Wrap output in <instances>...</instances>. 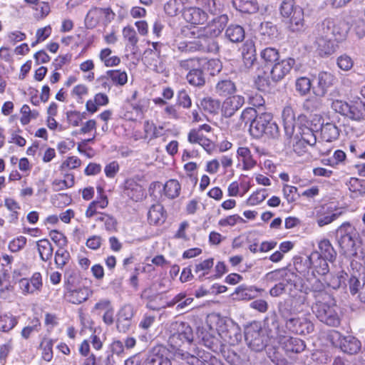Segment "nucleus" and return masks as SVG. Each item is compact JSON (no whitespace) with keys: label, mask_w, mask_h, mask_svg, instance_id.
Masks as SVG:
<instances>
[{"label":"nucleus","mask_w":365,"mask_h":365,"mask_svg":"<svg viewBox=\"0 0 365 365\" xmlns=\"http://www.w3.org/2000/svg\"><path fill=\"white\" fill-rule=\"evenodd\" d=\"M346 24L339 20L327 18L318 24L315 31V46L321 56H327L335 51L336 43L343 41L347 36Z\"/></svg>","instance_id":"nucleus-1"},{"label":"nucleus","mask_w":365,"mask_h":365,"mask_svg":"<svg viewBox=\"0 0 365 365\" xmlns=\"http://www.w3.org/2000/svg\"><path fill=\"white\" fill-rule=\"evenodd\" d=\"M169 331L170 334L168 343L173 349L175 358L185 361L190 365H205V360L200 356V353L195 356L181 349L185 344H190L193 341L192 329L188 323L173 322L170 325Z\"/></svg>","instance_id":"nucleus-2"},{"label":"nucleus","mask_w":365,"mask_h":365,"mask_svg":"<svg viewBox=\"0 0 365 365\" xmlns=\"http://www.w3.org/2000/svg\"><path fill=\"white\" fill-rule=\"evenodd\" d=\"M241 118L244 120H251L250 132L255 138H259L266 135L268 138H276L279 136L278 125L272 121V115L269 113H257L255 108H247L242 111Z\"/></svg>","instance_id":"nucleus-3"},{"label":"nucleus","mask_w":365,"mask_h":365,"mask_svg":"<svg viewBox=\"0 0 365 365\" xmlns=\"http://www.w3.org/2000/svg\"><path fill=\"white\" fill-rule=\"evenodd\" d=\"M312 309L316 317L327 326L337 327L340 324V309L331 298L325 300L317 299Z\"/></svg>","instance_id":"nucleus-4"},{"label":"nucleus","mask_w":365,"mask_h":365,"mask_svg":"<svg viewBox=\"0 0 365 365\" xmlns=\"http://www.w3.org/2000/svg\"><path fill=\"white\" fill-rule=\"evenodd\" d=\"M339 245L345 255L356 256L357 244L359 242V234L349 222H344L336 230Z\"/></svg>","instance_id":"nucleus-5"},{"label":"nucleus","mask_w":365,"mask_h":365,"mask_svg":"<svg viewBox=\"0 0 365 365\" xmlns=\"http://www.w3.org/2000/svg\"><path fill=\"white\" fill-rule=\"evenodd\" d=\"M197 37L189 42L188 50L190 52L215 53L219 51L217 42L210 36L204 35L202 28H198L196 31H192Z\"/></svg>","instance_id":"nucleus-6"},{"label":"nucleus","mask_w":365,"mask_h":365,"mask_svg":"<svg viewBox=\"0 0 365 365\" xmlns=\"http://www.w3.org/2000/svg\"><path fill=\"white\" fill-rule=\"evenodd\" d=\"M282 317L285 322L286 329L296 334L306 335L312 333L314 329L313 322L306 317H288L287 313L280 311Z\"/></svg>","instance_id":"nucleus-7"},{"label":"nucleus","mask_w":365,"mask_h":365,"mask_svg":"<svg viewBox=\"0 0 365 365\" xmlns=\"http://www.w3.org/2000/svg\"><path fill=\"white\" fill-rule=\"evenodd\" d=\"M170 351L163 344H158L148 350L142 365H173Z\"/></svg>","instance_id":"nucleus-8"},{"label":"nucleus","mask_w":365,"mask_h":365,"mask_svg":"<svg viewBox=\"0 0 365 365\" xmlns=\"http://www.w3.org/2000/svg\"><path fill=\"white\" fill-rule=\"evenodd\" d=\"M245 339L250 349L255 351H262L266 346V337L257 323L251 324L245 328Z\"/></svg>","instance_id":"nucleus-9"},{"label":"nucleus","mask_w":365,"mask_h":365,"mask_svg":"<svg viewBox=\"0 0 365 365\" xmlns=\"http://www.w3.org/2000/svg\"><path fill=\"white\" fill-rule=\"evenodd\" d=\"M217 331L221 338L230 345H235L241 341V329L232 320H221Z\"/></svg>","instance_id":"nucleus-10"},{"label":"nucleus","mask_w":365,"mask_h":365,"mask_svg":"<svg viewBox=\"0 0 365 365\" xmlns=\"http://www.w3.org/2000/svg\"><path fill=\"white\" fill-rule=\"evenodd\" d=\"M328 260L321 257L318 252H312L305 260L304 264L307 267V270H309L311 275L325 276L329 272Z\"/></svg>","instance_id":"nucleus-11"},{"label":"nucleus","mask_w":365,"mask_h":365,"mask_svg":"<svg viewBox=\"0 0 365 365\" xmlns=\"http://www.w3.org/2000/svg\"><path fill=\"white\" fill-rule=\"evenodd\" d=\"M306 278L309 283V289L313 293L315 302L317 299L325 300L330 299V295L325 292V283L322 282L316 275H311L309 270L299 271Z\"/></svg>","instance_id":"nucleus-12"},{"label":"nucleus","mask_w":365,"mask_h":365,"mask_svg":"<svg viewBox=\"0 0 365 365\" xmlns=\"http://www.w3.org/2000/svg\"><path fill=\"white\" fill-rule=\"evenodd\" d=\"M295 60L292 58H287L277 61L270 71V76L274 82L282 80L293 68Z\"/></svg>","instance_id":"nucleus-13"},{"label":"nucleus","mask_w":365,"mask_h":365,"mask_svg":"<svg viewBox=\"0 0 365 365\" xmlns=\"http://www.w3.org/2000/svg\"><path fill=\"white\" fill-rule=\"evenodd\" d=\"M227 22L228 17L226 14L220 15L209 22L206 26L201 27L202 34L215 39L222 33Z\"/></svg>","instance_id":"nucleus-14"},{"label":"nucleus","mask_w":365,"mask_h":365,"mask_svg":"<svg viewBox=\"0 0 365 365\" xmlns=\"http://www.w3.org/2000/svg\"><path fill=\"white\" fill-rule=\"evenodd\" d=\"M245 103V98L240 95L227 97L222 103V113L225 118L232 117Z\"/></svg>","instance_id":"nucleus-15"},{"label":"nucleus","mask_w":365,"mask_h":365,"mask_svg":"<svg viewBox=\"0 0 365 365\" xmlns=\"http://www.w3.org/2000/svg\"><path fill=\"white\" fill-rule=\"evenodd\" d=\"M66 289L65 298L67 301L74 304L84 302L91 294V290L86 287L73 288V286H69Z\"/></svg>","instance_id":"nucleus-16"},{"label":"nucleus","mask_w":365,"mask_h":365,"mask_svg":"<svg viewBox=\"0 0 365 365\" xmlns=\"http://www.w3.org/2000/svg\"><path fill=\"white\" fill-rule=\"evenodd\" d=\"M338 342L341 350L349 354H357L361 347L360 341L352 335L344 336L339 334Z\"/></svg>","instance_id":"nucleus-17"},{"label":"nucleus","mask_w":365,"mask_h":365,"mask_svg":"<svg viewBox=\"0 0 365 365\" xmlns=\"http://www.w3.org/2000/svg\"><path fill=\"white\" fill-rule=\"evenodd\" d=\"M279 343L287 354L301 353L306 348L305 342L297 337L284 336L280 339Z\"/></svg>","instance_id":"nucleus-18"},{"label":"nucleus","mask_w":365,"mask_h":365,"mask_svg":"<svg viewBox=\"0 0 365 365\" xmlns=\"http://www.w3.org/2000/svg\"><path fill=\"white\" fill-rule=\"evenodd\" d=\"M185 20L192 24H202L207 19V13L199 7H188L183 9Z\"/></svg>","instance_id":"nucleus-19"},{"label":"nucleus","mask_w":365,"mask_h":365,"mask_svg":"<svg viewBox=\"0 0 365 365\" xmlns=\"http://www.w3.org/2000/svg\"><path fill=\"white\" fill-rule=\"evenodd\" d=\"M125 195L135 201H138L143 197V187L133 179L126 180L124 185Z\"/></svg>","instance_id":"nucleus-20"},{"label":"nucleus","mask_w":365,"mask_h":365,"mask_svg":"<svg viewBox=\"0 0 365 365\" xmlns=\"http://www.w3.org/2000/svg\"><path fill=\"white\" fill-rule=\"evenodd\" d=\"M167 217L164 207L160 204L153 205L148 212L149 224L158 225L164 223Z\"/></svg>","instance_id":"nucleus-21"},{"label":"nucleus","mask_w":365,"mask_h":365,"mask_svg":"<svg viewBox=\"0 0 365 365\" xmlns=\"http://www.w3.org/2000/svg\"><path fill=\"white\" fill-rule=\"evenodd\" d=\"M288 28L292 32H301L305 29L304 12L300 6L296 7L289 17Z\"/></svg>","instance_id":"nucleus-22"},{"label":"nucleus","mask_w":365,"mask_h":365,"mask_svg":"<svg viewBox=\"0 0 365 365\" xmlns=\"http://www.w3.org/2000/svg\"><path fill=\"white\" fill-rule=\"evenodd\" d=\"M284 129L286 135L291 137L294 132L295 115L290 106H286L282 113Z\"/></svg>","instance_id":"nucleus-23"},{"label":"nucleus","mask_w":365,"mask_h":365,"mask_svg":"<svg viewBox=\"0 0 365 365\" xmlns=\"http://www.w3.org/2000/svg\"><path fill=\"white\" fill-rule=\"evenodd\" d=\"M317 81L319 95L323 96L327 90L335 83L336 78L329 72L322 71L318 74Z\"/></svg>","instance_id":"nucleus-24"},{"label":"nucleus","mask_w":365,"mask_h":365,"mask_svg":"<svg viewBox=\"0 0 365 365\" xmlns=\"http://www.w3.org/2000/svg\"><path fill=\"white\" fill-rule=\"evenodd\" d=\"M347 117L354 120L365 119V103L359 98L349 104Z\"/></svg>","instance_id":"nucleus-25"},{"label":"nucleus","mask_w":365,"mask_h":365,"mask_svg":"<svg viewBox=\"0 0 365 365\" xmlns=\"http://www.w3.org/2000/svg\"><path fill=\"white\" fill-rule=\"evenodd\" d=\"M236 91L235 83L229 79L219 81L215 87V93L221 97L232 96Z\"/></svg>","instance_id":"nucleus-26"},{"label":"nucleus","mask_w":365,"mask_h":365,"mask_svg":"<svg viewBox=\"0 0 365 365\" xmlns=\"http://www.w3.org/2000/svg\"><path fill=\"white\" fill-rule=\"evenodd\" d=\"M225 36L232 43H240L244 40L245 31L242 26L237 24H231L225 31Z\"/></svg>","instance_id":"nucleus-27"},{"label":"nucleus","mask_w":365,"mask_h":365,"mask_svg":"<svg viewBox=\"0 0 365 365\" xmlns=\"http://www.w3.org/2000/svg\"><path fill=\"white\" fill-rule=\"evenodd\" d=\"M234 7L242 13L254 14L259 9L256 0H232Z\"/></svg>","instance_id":"nucleus-28"},{"label":"nucleus","mask_w":365,"mask_h":365,"mask_svg":"<svg viewBox=\"0 0 365 365\" xmlns=\"http://www.w3.org/2000/svg\"><path fill=\"white\" fill-rule=\"evenodd\" d=\"M318 247L319 250V254L321 257L327 259L330 262H332L335 260L336 257V252L334 249L329 240H321L319 242Z\"/></svg>","instance_id":"nucleus-29"},{"label":"nucleus","mask_w":365,"mask_h":365,"mask_svg":"<svg viewBox=\"0 0 365 365\" xmlns=\"http://www.w3.org/2000/svg\"><path fill=\"white\" fill-rule=\"evenodd\" d=\"M237 157L243 163V170H248L254 168L257 162L253 159L248 148L240 147L237 150Z\"/></svg>","instance_id":"nucleus-30"},{"label":"nucleus","mask_w":365,"mask_h":365,"mask_svg":"<svg viewBox=\"0 0 365 365\" xmlns=\"http://www.w3.org/2000/svg\"><path fill=\"white\" fill-rule=\"evenodd\" d=\"M339 132L340 130L333 123H327L322 125V136L327 142H331L336 140L339 136Z\"/></svg>","instance_id":"nucleus-31"},{"label":"nucleus","mask_w":365,"mask_h":365,"mask_svg":"<svg viewBox=\"0 0 365 365\" xmlns=\"http://www.w3.org/2000/svg\"><path fill=\"white\" fill-rule=\"evenodd\" d=\"M141 299L147 301L146 307L152 310H159L161 306L159 301L162 300V297L159 294H150V289H145L142 292L140 295Z\"/></svg>","instance_id":"nucleus-32"},{"label":"nucleus","mask_w":365,"mask_h":365,"mask_svg":"<svg viewBox=\"0 0 365 365\" xmlns=\"http://www.w3.org/2000/svg\"><path fill=\"white\" fill-rule=\"evenodd\" d=\"M37 250L40 258L43 262H47L51 259L53 248L51 243L47 239H42L36 242Z\"/></svg>","instance_id":"nucleus-33"},{"label":"nucleus","mask_w":365,"mask_h":365,"mask_svg":"<svg viewBox=\"0 0 365 365\" xmlns=\"http://www.w3.org/2000/svg\"><path fill=\"white\" fill-rule=\"evenodd\" d=\"M257 289L252 287H246L244 285L238 287L232 294L233 298L237 300H250L257 295Z\"/></svg>","instance_id":"nucleus-34"},{"label":"nucleus","mask_w":365,"mask_h":365,"mask_svg":"<svg viewBox=\"0 0 365 365\" xmlns=\"http://www.w3.org/2000/svg\"><path fill=\"white\" fill-rule=\"evenodd\" d=\"M197 4L206 13L217 15L221 12L222 4L218 0H197Z\"/></svg>","instance_id":"nucleus-35"},{"label":"nucleus","mask_w":365,"mask_h":365,"mask_svg":"<svg viewBox=\"0 0 365 365\" xmlns=\"http://www.w3.org/2000/svg\"><path fill=\"white\" fill-rule=\"evenodd\" d=\"M186 79L190 85L196 87H202L205 83V78L201 67L191 72H188L186 76Z\"/></svg>","instance_id":"nucleus-36"},{"label":"nucleus","mask_w":365,"mask_h":365,"mask_svg":"<svg viewBox=\"0 0 365 365\" xmlns=\"http://www.w3.org/2000/svg\"><path fill=\"white\" fill-rule=\"evenodd\" d=\"M214 265L213 258H209L195 265L194 272L197 274L198 279L202 281L204 277L209 274Z\"/></svg>","instance_id":"nucleus-37"},{"label":"nucleus","mask_w":365,"mask_h":365,"mask_svg":"<svg viewBox=\"0 0 365 365\" xmlns=\"http://www.w3.org/2000/svg\"><path fill=\"white\" fill-rule=\"evenodd\" d=\"M145 60L155 72L167 75L168 71L163 61V57H150L145 56Z\"/></svg>","instance_id":"nucleus-38"},{"label":"nucleus","mask_w":365,"mask_h":365,"mask_svg":"<svg viewBox=\"0 0 365 365\" xmlns=\"http://www.w3.org/2000/svg\"><path fill=\"white\" fill-rule=\"evenodd\" d=\"M204 59L197 57L189 58L178 61V67L180 70L191 72L199 67H201L202 61Z\"/></svg>","instance_id":"nucleus-39"},{"label":"nucleus","mask_w":365,"mask_h":365,"mask_svg":"<svg viewBox=\"0 0 365 365\" xmlns=\"http://www.w3.org/2000/svg\"><path fill=\"white\" fill-rule=\"evenodd\" d=\"M260 57L264 63L267 65H274L279 60V53L277 49L267 47L260 53Z\"/></svg>","instance_id":"nucleus-40"},{"label":"nucleus","mask_w":365,"mask_h":365,"mask_svg":"<svg viewBox=\"0 0 365 365\" xmlns=\"http://www.w3.org/2000/svg\"><path fill=\"white\" fill-rule=\"evenodd\" d=\"M180 185L177 180L171 179L166 182L163 187L165 195L170 199H174L179 196L180 192Z\"/></svg>","instance_id":"nucleus-41"},{"label":"nucleus","mask_w":365,"mask_h":365,"mask_svg":"<svg viewBox=\"0 0 365 365\" xmlns=\"http://www.w3.org/2000/svg\"><path fill=\"white\" fill-rule=\"evenodd\" d=\"M18 323V319L11 314H0V331L9 332Z\"/></svg>","instance_id":"nucleus-42"},{"label":"nucleus","mask_w":365,"mask_h":365,"mask_svg":"<svg viewBox=\"0 0 365 365\" xmlns=\"http://www.w3.org/2000/svg\"><path fill=\"white\" fill-rule=\"evenodd\" d=\"M106 76L116 86H124L128 81V76L124 71L110 70L106 72Z\"/></svg>","instance_id":"nucleus-43"},{"label":"nucleus","mask_w":365,"mask_h":365,"mask_svg":"<svg viewBox=\"0 0 365 365\" xmlns=\"http://www.w3.org/2000/svg\"><path fill=\"white\" fill-rule=\"evenodd\" d=\"M184 9L182 0H169L164 6L165 13L170 16L178 15L182 11H183Z\"/></svg>","instance_id":"nucleus-44"},{"label":"nucleus","mask_w":365,"mask_h":365,"mask_svg":"<svg viewBox=\"0 0 365 365\" xmlns=\"http://www.w3.org/2000/svg\"><path fill=\"white\" fill-rule=\"evenodd\" d=\"M96 221L103 222L105 229L110 232L117 231L118 222L115 217L110 215L100 213V216L97 217Z\"/></svg>","instance_id":"nucleus-45"},{"label":"nucleus","mask_w":365,"mask_h":365,"mask_svg":"<svg viewBox=\"0 0 365 365\" xmlns=\"http://www.w3.org/2000/svg\"><path fill=\"white\" fill-rule=\"evenodd\" d=\"M200 106L204 110L210 113H216L220 109V103L218 100L207 97L201 101Z\"/></svg>","instance_id":"nucleus-46"},{"label":"nucleus","mask_w":365,"mask_h":365,"mask_svg":"<svg viewBox=\"0 0 365 365\" xmlns=\"http://www.w3.org/2000/svg\"><path fill=\"white\" fill-rule=\"evenodd\" d=\"M324 281L326 287L336 289L340 287L341 283L344 282L342 274H333L329 272L324 276Z\"/></svg>","instance_id":"nucleus-47"},{"label":"nucleus","mask_w":365,"mask_h":365,"mask_svg":"<svg viewBox=\"0 0 365 365\" xmlns=\"http://www.w3.org/2000/svg\"><path fill=\"white\" fill-rule=\"evenodd\" d=\"M70 257V253L67 250L59 248L55 253V263L57 268L63 269L68 262Z\"/></svg>","instance_id":"nucleus-48"},{"label":"nucleus","mask_w":365,"mask_h":365,"mask_svg":"<svg viewBox=\"0 0 365 365\" xmlns=\"http://www.w3.org/2000/svg\"><path fill=\"white\" fill-rule=\"evenodd\" d=\"M73 185L74 176L72 174H66L65 175V178L63 180H56L53 182V185L56 187V191L71 187Z\"/></svg>","instance_id":"nucleus-49"},{"label":"nucleus","mask_w":365,"mask_h":365,"mask_svg":"<svg viewBox=\"0 0 365 365\" xmlns=\"http://www.w3.org/2000/svg\"><path fill=\"white\" fill-rule=\"evenodd\" d=\"M299 129L302 130L299 132L300 137L299 138L298 134H297L296 138L301 139L311 146L314 145L317 142V138L312 130L307 127L299 128Z\"/></svg>","instance_id":"nucleus-50"},{"label":"nucleus","mask_w":365,"mask_h":365,"mask_svg":"<svg viewBox=\"0 0 365 365\" xmlns=\"http://www.w3.org/2000/svg\"><path fill=\"white\" fill-rule=\"evenodd\" d=\"M312 82L307 77H300L297 79L295 87L297 91L299 93L300 95L304 96L308 93L311 89Z\"/></svg>","instance_id":"nucleus-51"},{"label":"nucleus","mask_w":365,"mask_h":365,"mask_svg":"<svg viewBox=\"0 0 365 365\" xmlns=\"http://www.w3.org/2000/svg\"><path fill=\"white\" fill-rule=\"evenodd\" d=\"M167 46L160 42H153L152 43V48L145 51V56L150 57H164L163 51L165 50Z\"/></svg>","instance_id":"nucleus-52"},{"label":"nucleus","mask_w":365,"mask_h":365,"mask_svg":"<svg viewBox=\"0 0 365 365\" xmlns=\"http://www.w3.org/2000/svg\"><path fill=\"white\" fill-rule=\"evenodd\" d=\"M123 36L133 47H135L137 45L138 38L137 37L136 32L133 27L125 26L123 30Z\"/></svg>","instance_id":"nucleus-53"},{"label":"nucleus","mask_w":365,"mask_h":365,"mask_svg":"<svg viewBox=\"0 0 365 365\" xmlns=\"http://www.w3.org/2000/svg\"><path fill=\"white\" fill-rule=\"evenodd\" d=\"M41 347L43 349V359L46 361H50L53 358V341L51 339H44L41 344Z\"/></svg>","instance_id":"nucleus-54"},{"label":"nucleus","mask_w":365,"mask_h":365,"mask_svg":"<svg viewBox=\"0 0 365 365\" xmlns=\"http://www.w3.org/2000/svg\"><path fill=\"white\" fill-rule=\"evenodd\" d=\"M294 0H284L280 6V13L284 17H289L294 14L295 8Z\"/></svg>","instance_id":"nucleus-55"},{"label":"nucleus","mask_w":365,"mask_h":365,"mask_svg":"<svg viewBox=\"0 0 365 365\" xmlns=\"http://www.w3.org/2000/svg\"><path fill=\"white\" fill-rule=\"evenodd\" d=\"M26 241V238L24 236L17 237L9 242V249L12 252H17L25 247Z\"/></svg>","instance_id":"nucleus-56"},{"label":"nucleus","mask_w":365,"mask_h":365,"mask_svg":"<svg viewBox=\"0 0 365 365\" xmlns=\"http://www.w3.org/2000/svg\"><path fill=\"white\" fill-rule=\"evenodd\" d=\"M134 316V308L130 304L124 305L119 311L118 320L131 321Z\"/></svg>","instance_id":"nucleus-57"},{"label":"nucleus","mask_w":365,"mask_h":365,"mask_svg":"<svg viewBox=\"0 0 365 365\" xmlns=\"http://www.w3.org/2000/svg\"><path fill=\"white\" fill-rule=\"evenodd\" d=\"M291 282V279H285L282 282L275 284L271 289L269 290V294L272 297H277L282 295L286 291V288L287 285Z\"/></svg>","instance_id":"nucleus-58"},{"label":"nucleus","mask_w":365,"mask_h":365,"mask_svg":"<svg viewBox=\"0 0 365 365\" xmlns=\"http://www.w3.org/2000/svg\"><path fill=\"white\" fill-rule=\"evenodd\" d=\"M244 223L245 220L238 215H230L225 218L221 219L218 224L220 226H234L237 223Z\"/></svg>","instance_id":"nucleus-59"},{"label":"nucleus","mask_w":365,"mask_h":365,"mask_svg":"<svg viewBox=\"0 0 365 365\" xmlns=\"http://www.w3.org/2000/svg\"><path fill=\"white\" fill-rule=\"evenodd\" d=\"M271 84V81L266 74L259 75L257 78L255 80V85L257 89L262 91H267L269 89Z\"/></svg>","instance_id":"nucleus-60"},{"label":"nucleus","mask_w":365,"mask_h":365,"mask_svg":"<svg viewBox=\"0 0 365 365\" xmlns=\"http://www.w3.org/2000/svg\"><path fill=\"white\" fill-rule=\"evenodd\" d=\"M331 108L336 113L346 116L349 112V103L341 100L334 101L331 103Z\"/></svg>","instance_id":"nucleus-61"},{"label":"nucleus","mask_w":365,"mask_h":365,"mask_svg":"<svg viewBox=\"0 0 365 365\" xmlns=\"http://www.w3.org/2000/svg\"><path fill=\"white\" fill-rule=\"evenodd\" d=\"M178 103L185 108H189L192 106L191 98L187 92L182 89L178 93Z\"/></svg>","instance_id":"nucleus-62"},{"label":"nucleus","mask_w":365,"mask_h":365,"mask_svg":"<svg viewBox=\"0 0 365 365\" xmlns=\"http://www.w3.org/2000/svg\"><path fill=\"white\" fill-rule=\"evenodd\" d=\"M267 197V190L265 189H262L257 190L256 192L253 193L249 198L248 201L250 205H257L262 201H264Z\"/></svg>","instance_id":"nucleus-63"},{"label":"nucleus","mask_w":365,"mask_h":365,"mask_svg":"<svg viewBox=\"0 0 365 365\" xmlns=\"http://www.w3.org/2000/svg\"><path fill=\"white\" fill-rule=\"evenodd\" d=\"M354 31H355L356 36L361 38L365 36V20L362 19H357L354 21Z\"/></svg>","instance_id":"nucleus-64"}]
</instances>
